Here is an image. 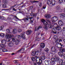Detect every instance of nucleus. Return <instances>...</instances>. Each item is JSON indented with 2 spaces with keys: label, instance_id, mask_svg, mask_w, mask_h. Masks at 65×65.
Listing matches in <instances>:
<instances>
[{
  "label": "nucleus",
  "instance_id": "nucleus-1",
  "mask_svg": "<svg viewBox=\"0 0 65 65\" xmlns=\"http://www.w3.org/2000/svg\"><path fill=\"white\" fill-rule=\"evenodd\" d=\"M1 42L2 44H0V46L2 48H5V47H6V46L5 45V44L6 43V40H2L1 41Z\"/></svg>",
  "mask_w": 65,
  "mask_h": 65
},
{
  "label": "nucleus",
  "instance_id": "nucleus-2",
  "mask_svg": "<svg viewBox=\"0 0 65 65\" xmlns=\"http://www.w3.org/2000/svg\"><path fill=\"white\" fill-rule=\"evenodd\" d=\"M58 20V18L56 16L52 18V22L53 23H54L55 22H56Z\"/></svg>",
  "mask_w": 65,
  "mask_h": 65
},
{
  "label": "nucleus",
  "instance_id": "nucleus-3",
  "mask_svg": "<svg viewBox=\"0 0 65 65\" xmlns=\"http://www.w3.org/2000/svg\"><path fill=\"white\" fill-rule=\"evenodd\" d=\"M54 38L55 39V42L57 43H59L60 42V39L58 38V37L56 36H55L54 37Z\"/></svg>",
  "mask_w": 65,
  "mask_h": 65
},
{
  "label": "nucleus",
  "instance_id": "nucleus-4",
  "mask_svg": "<svg viewBox=\"0 0 65 65\" xmlns=\"http://www.w3.org/2000/svg\"><path fill=\"white\" fill-rule=\"evenodd\" d=\"M14 35H10V34H7L6 35V37L7 38H11L12 37H13Z\"/></svg>",
  "mask_w": 65,
  "mask_h": 65
},
{
  "label": "nucleus",
  "instance_id": "nucleus-5",
  "mask_svg": "<svg viewBox=\"0 0 65 65\" xmlns=\"http://www.w3.org/2000/svg\"><path fill=\"white\" fill-rule=\"evenodd\" d=\"M58 24L60 26H63V22L62 20H59Z\"/></svg>",
  "mask_w": 65,
  "mask_h": 65
},
{
  "label": "nucleus",
  "instance_id": "nucleus-6",
  "mask_svg": "<svg viewBox=\"0 0 65 65\" xmlns=\"http://www.w3.org/2000/svg\"><path fill=\"white\" fill-rule=\"evenodd\" d=\"M13 43L11 41L9 42V43L8 44V45L9 47H12V46H13Z\"/></svg>",
  "mask_w": 65,
  "mask_h": 65
},
{
  "label": "nucleus",
  "instance_id": "nucleus-7",
  "mask_svg": "<svg viewBox=\"0 0 65 65\" xmlns=\"http://www.w3.org/2000/svg\"><path fill=\"white\" fill-rule=\"evenodd\" d=\"M40 50L39 51H35V52L36 55H38V52L39 53H41V51H42L41 48H40Z\"/></svg>",
  "mask_w": 65,
  "mask_h": 65
},
{
  "label": "nucleus",
  "instance_id": "nucleus-8",
  "mask_svg": "<svg viewBox=\"0 0 65 65\" xmlns=\"http://www.w3.org/2000/svg\"><path fill=\"white\" fill-rule=\"evenodd\" d=\"M45 18H46V19H49V18H51V14H46L45 15Z\"/></svg>",
  "mask_w": 65,
  "mask_h": 65
},
{
  "label": "nucleus",
  "instance_id": "nucleus-9",
  "mask_svg": "<svg viewBox=\"0 0 65 65\" xmlns=\"http://www.w3.org/2000/svg\"><path fill=\"white\" fill-rule=\"evenodd\" d=\"M25 50V48H23L21 49L20 50L18 51L17 52V53H23V52Z\"/></svg>",
  "mask_w": 65,
  "mask_h": 65
},
{
  "label": "nucleus",
  "instance_id": "nucleus-10",
  "mask_svg": "<svg viewBox=\"0 0 65 65\" xmlns=\"http://www.w3.org/2000/svg\"><path fill=\"white\" fill-rule=\"evenodd\" d=\"M57 30V29L56 28H53L52 29V31L55 34H56L57 32H56V30Z\"/></svg>",
  "mask_w": 65,
  "mask_h": 65
},
{
  "label": "nucleus",
  "instance_id": "nucleus-11",
  "mask_svg": "<svg viewBox=\"0 0 65 65\" xmlns=\"http://www.w3.org/2000/svg\"><path fill=\"white\" fill-rule=\"evenodd\" d=\"M59 63L61 64V65H64V62H63V59H60L59 61Z\"/></svg>",
  "mask_w": 65,
  "mask_h": 65
},
{
  "label": "nucleus",
  "instance_id": "nucleus-12",
  "mask_svg": "<svg viewBox=\"0 0 65 65\" xmlns=\"http://www.w3.org/2000/svg\"><path fill=\"white\" fill-rule=\"evenodd\" d=\"M58 54L60 57H62L63 56V54H64V53H63L59 52L58 53Z\"/></svg>",
  "mask_w": 65,
  "mask_h": 65
},
{
  "label": "nucleus",
  "instance_id": "nucleus-13",
  "mask_svg": "<svg viewBox=\"0 0 65 65\" xmlns=\"http://www.w3.org/2000/svg\"><path fill=\"white\" fill-rule=\"evenodd\" d=\"M21 35L22 38H23V39H25L26 37H25V35L24 34H21Z\"/></svg>",
  "mask_w": 65,
  "mask_h": 65
},
{
  "label": "nucleus",
  "instance_id": "nucleus-14",
  "mask_svg": "<svg viewBox=\"0 0 65 65\" xmlns=\"http://www.w3.org/2000/svg\"><path fill=\"white\" fill-rule=\"evenodd\" d=\"M56 9L58 11H61V9H60V7L59 6H57L56 7Z\"/></svg>",
  "mask_w": 65,
  "mask_h": 65
},
{
  "label": "nucleus",
  "instance_id": "nucleus-15",
  "mask_svg": "<svg viewBox=\"0 0 65 65\" xmlns=\"http://www.w3.org/2000/svg\"><path fill=\"white\" fill-rule=\"evenodd\" d=\"M42 28V27L41 26H39L37 28V27H36L35 28V30L36 31V30H38L39 29H41V28Z\"/></svg>",
  "mask_w": 65,
  "mask_h": 65
},
{
  "label": "nucleus",
  "instance_id": "nucleus-16",
  "mask_svg": "<svg viewBox=\"0 0 65 65\" xmlns=\"http://www.w3.org/2000/svg\"><path fill=\"white\" fill-rule=\"evenodd\" d=\"M27 35H30L31 34V33H32V31L31 30H28L26 32Z\"/></svg>",
  "mask_w": 65,
  "mask_h": 65
},
{
  "label": "nucleus",
  "instance_id": "nucleus-17",
  "mask_svg": "<svg viewBox=\"0 0 65 65\" xmlns=\"http://www.w3.org/2000/svg\"><path fill=\"white\" fill-rule=\"evenodd\" d=\"M40 46L42 48H44V47H45V45L44 44V43H41V45Z\"/></svg>",
  "mask_w": 65,
  "mask_h": 65
},
{
  "label": "nucleus",
  "instance_id": "nucleus-18",
  "mask_svg": "<svg viewBox=\"0 0 65 65\" xmlns=\"http://www.w3.org/2000/svg\"><path fill=\"white\" fill-rule=\"evenodd\" d=\"M56 29H57L58 31H60V30L61 29V27H60L59 25L57 26L56 27Z\"/></svg>",
  "mask_w": 65,
  "mask_h": 65
},
{
  "label": "nucleus",
  "instance_id": "nucleus-19",
  "mask_svg": "<svg viewBox=\"0 0 65 65\" xmlns=\"http://www.w3.org/2000/svg\"><path fill=\"white\" fill-rule=\"evenodd\" d=\"M51 2V3L52 5H55V4H56V2H55V0H52Z\"/></svg>",
  "mask_w": 65,
  "mask_h": 65
},
{
  "label": "nucleus",
  "instance_id": "nucleus-20",
  "mask_svg": "<svg viewBox=\"0 0 65 65\" xmlns=\"http://www.w3.org/2000/svg\"><path fill=\"white\" fill-rule=\"evenodd\" d=\"M52 24L54 26V27H55L58 26V24L57 23H55V22L53 23V22H52Z\"/></svg>",
  "mask_w": 65,
  "mask_h": 65
},
{
  "label": "nucleus",
  "instance_id": "nucleus-21",
  "mask_svg": "<svg viewBox=\"0 0 65 65\" xmlns=\"http://www.w3.org/2000/svg\"><path fill=\"white\" fill-rule=\"evenodd\" d=\"M60 15L62 18H64L65 17V14L64 13H61L60 14Z\"/></svg>",
  "mask_w": 65,
  "mask_h": 65
},
{
  "label": "nucleus",
  "instance_id": "nucleus-22",
  "mask_svg": "<svg viewBox=\"0 0 65 65\" xmlns=\"http://www.w3.org/2000/svg\"><path fill=\"white\" fill-rule=\"evenodd\" d=\"M52 51H53V52H56V49H55V47L53 46L51 48Z\"/></svg>",
  "mask_w": 65,
  "mask_h": 65
},
{
  "label": "nucleus",
  "instance_id": "nucleus-23",
  "mask_svg": "<svg viewBox=\"0 0 65 65\" xmlns=\"http://www.w3.org/2000/svg\"><path fill=\"white\" fill-rule=\"evenodd\" d=\"M41 58L42 60H44L46 58L45 56H42L41 57Z\"/></svg>",
  "mask_w": 65,
  "mask_h": 65
},
{
  "label": "nucleus",
  "instance_id": "nucleus-24",
  "mask_svg": "<svg viewBox=\"0 0 65 65\" xmlns=\"http://www.w3.org/2000/svg\"><path fill=\"white\" fill-rule=\"evenodd\" d=\"M48 63H49V60H46L45 61V65H48Z\"/></svg>",
  "mask_w": 65,
  "mask_h": 65
},
{
  "label": "nucleus",
  "instance_id": "nucleus-25",
  "mask_svg": "<svg viewBox=\"0 0 65 65\" xmlns=\"http://www.w3.org/2000/svg\"><path fill=\"white\" fill-rule=\"evenodd\" d=\"M0 36L2 37L3 38L5 36V35L3 33H1L0 34Z\"/></svg>",
  "mask_w": 65,
  "mask_h": 65
},
{
  "label": "nucleus",
  "instance_id": "nucleus-26",
  "mask_svg": "<svg viewBox=\"0 0 65 65\" xmlns=\"http://www.w3.org/2000/svg\"><path fill=\"white\" fill-rule=\"evenodd\" d=\"M51 2L50 0L48 1L47 2V4L48 5H50L51 4Z\"/></svg>",
  "mask_w": 65,
  "mask_h": 65
},
{
  "label": "nucleus",
  "instance_id": "nucleus-27",
  "mask_svg": "<svg viewBox=\"0 0 65 65\" xmlns=\"http://www.w3.org/2000/svg\"><path fill=\"white\" fill-rule=\"evenodd\" d=\"M60 58L57 57L56 58V59H55L56 62V61H57V62L58 61H60Z\"/></svg>",
  "mask_w": 65,
  "mask_h": 65
},
{
  "label": "nucleus",
  "instance_id": "nucleus-28",
  "mask_svg": "<svg viewBox=\"0 0 65 65\" xmlns=\"http://www.w3.org/2000/svg\"><path fill=\"white\" fill-rule=\"evenodd\" d=\"M48 27L49 28L52 29V27H53V25L51 24H49L48 25Z\"/></svg>",
  "mask_w": 65,
  "mask_h": 65
},
{
  "label": "nucleus",
  "instance_id": "nucleus-29",
  "mask_svg": "<svg viewBox=\"0 0 65 65\" xmlns=\"http://www.w3.org/2000/svg\"><path fill=\"white\" fill-rule=\"evenodd\" d=\"M6 31L7 33H10V30L8 29H6Z\"/></svg>",
  "mask_w": 65,
  "mask_h": 65
},
{
  "label": "nucleus",
  "instance_id": "nucleus-30",
  "mask_svg": "<svg viewBox=\"0 0 65 65\" xmlns=\"http://www.w3.org/2000/svg\"><path fill=\"white\" fill-rule=\"evenodd\" d=\"M51 60L53 62H56V59L54 58H52L51 59Z\"/></svg>",
  "mask_w": 65,
  "mask_h": 65
},
{
  "label": "nucleus",
  "instance_id": "nucleus-31",
  "mask_svg": "<svg viewBox=\"0 0 65 65\" xmlns=\"http://www.w3.org/2000/svg\"><path fill=\"white\" fill-rule=\"evenodd\" d=\"M0 19H1V20H4L5 19V17H0Z\"/></svg>",
  "mask_w": 65,
  "mask_h": 65
},
{
  "label": "nucleus",
  "instance_id": "nucleus-32",
  "mask_svg": "<svg viewBox=\"0 0 65 65\" xmlns=\"http://www.w3.org/2000/svg\"><path fill=\"white\" fill-rule=\"evenodd\" d=\"M44 51L46 52H48L49 51V50L48 49L46 48L44 49Z\"/></svg>",
  "mask_w": 65,
  "mask_h": 65
},
{
  "label": "nucleus",
  "instance_id": "nucleus-33",
  "mask_svg": "<svg viewBox=\"0 0 65 65\" xmlns=\"http://www.w3.org/2000/svg\"><path fill=\"white\" fill-rule=\"evenodd\" d=\"M56 46H57V47H58V48H60V45L58 44H56Z\"/></svg>",
  "mask_w": 65,
  "mask_h": 65
},
{
  "label": "nucleus",
  "instance_id": "nucleus-34",
  "mask_svg": "<svg viewBox=\"0 0 65 65\" xmlns=\"http://www.w3.org/2000/svg\"><path fill=\"white\" fill-rule=\"evenodd\" d=\"M31 54L32 56H34L36 55V53H35V52L34 51Z\"/></svg>",
  "mask_w": 65,
  "mask_h": 65
},
{
  "label": "nucleus",
  "instance_id": "nucleus-35",
  "mask_svg": "<svg viewBox=\"0 0 65 65\" xmlns=\"http://www.w3.org/2000/svg\"><path fill=\"white\" fill-rule=\"evenodd\" d=\"M2 7H4V8H6V7H7V6H6V4H3Z\"/></svg>",
  "mask_w": 65,
  "mask_h": 65
},
{
  "label": "nucleus",
  "instance_id": "nucleus-36",
  "mask_svg": "<svg viewBox=\"0 0 65 65\" xmlns=\"http://www.w3.org/2000/svg\"><path fill=\"white\" fill-rule=\"evenodd\" d=\"M55 62L52 61H50V63L52 65H54L55 64Z\"/></svg>",
  "mask_w": 65,
  "mask_h": 65
},
{
  "label": "nucleus",
  "instance_id": "nucleus-37",
  "mask_svg": "<svg viewBox=\"0 0 65 65\" xmlns=\"http://www.w3.org/2000/svg\"><path fill=\"white\" fill-rule=\"evenodd\" d=\"M43 24L44 25H47V22L45 21L43 23Z\"/></svg>",
  "mask_w": 65,
  "mask_h": 65
},
{
  "label": "nucleus",
  "instance_id": "nucleus-38",
  "mask_svg": "<svg viewBox=\"0 0 65 65\" xmlns=\"http://www.w3.org/2000/svg\"><path fill=\"white\" fill-rule=\"evenodd\" d=\"M16 31H17V30L16 29H15L13 30V32L14 34L16 33Z\"/></svg>",
  "mask_w": 65,
  "mask_h": 65
},
{
  "label": "nucleus",
  "instance_id": "nucleus-39",
  "mask_svg": "<svg viewBox=\"0 0 65 65\" xmlns=\"http://www.w3.org/2000/svg\"><path fill=\"white\" fill-rule=\"evenodd\" d=\"M36 59H37L36 61H37V60H40V58L39 57L36 56Z\"/></svg>",
  "mask_w": 65,
  "mask_h": 65
},
{
  "label": "nucleus",
  "instance_id": "nucleus-40",
  "mask_svg": "<svg viewBox=\"0 0 65 65\" xmlns=\"http://www.w3.org/2000/svg\"><path fill=\"white\" fill-rule=\"evenodd\" d=\"M24 20H27V21H28L29 20V18L28 17H27L26 18H24Z\"/></svg>",
  "mask_w": 65,
  "mask_h": 65
},
{
  "label": "nucleus",
  "instance_id": "nucleus-41",
  "mask_svg": "<svg viewBox=\"0 0 65 65\" xmlns=\"http://www.w3.org/2000/svg\"><path fill=\"white\" fill-rule=\"evenodd\" d=\"M36 62H37V64H38V65H41V64H42V63L40 62H39V61L37 62V61H36Z\"/></svg>",
  "mask_w": 65,
  "mask_h": 65
},
{
  "label": "nucleus",
  "instance_id": "nucleus-42",
  "mask_svg": "<svg viewBox=\"0 0 65 65\" xmlns=\"http://www.w3.org/2000/svg\"><path fill=\"white\" fill-rule=\"evenodd\" d=\"M63 0H59L58 1V3H61L62 2H63Z\"/></svg>",
  "mask_w": 65,
  "mask_h": 65
},
{
  "label": "nucleus",
  "instance_id": "nucleus-43",
  "mask_svg": "<svg viewBox=\"0 0 65 65\" xmlns=\"http://www.w3.org/2000/svg\"><path fill=\"white\" fill-rule=\"evenodd\" d=\"M60 51H61L63 52H65V49L64 48L60 49Z\"/></svg>",
  "mask_w": 65,
  "mask_h": 65
},
{
  "label": "nucleus",
  "instance_id": "nucleus-44",
  "mask_svg": "<svg viewBox=\"0 0 65 65\" xmlns=\"http://www.w3.org/2000/svg\"><path fill=\"white\" fill-rule=\"evenodd\" d=\"M31 60H32V61H35V58L34 57H32Z\"/></svg>",
  "mask_w": 65,
  "mask_h": 65
},
{
  "label": "nucleus",
  "instance_id": "nucleus-45",
  "mask_svg": "<svg viewBox=\"0 0 65 65\" xmlns=\"http://www.w3.org/2000/svg\"><path fill=\"white\" fill-rule=\"evenodd\" d=\"M3 28H4V26H3V27H2V26H0V30H2L3 29Z\"/></svg>",
  "mask_w": 65,
  "mask_h": 65
},
{
  "label": "nucleus",
  "instance_id": "nucleus-46",
  "mask_svg": "<svg viewBox=\"0 0 65 65\" xmlns=\"http://www.w3.org/2000/svg\"><path fill=\"white\" fill-rule=\"evenodd\" d=\"M10 40L9 39V38H8L6 39V41L7 42H9L10 41Z\"/></svg>",
  "mask_w": 65,
  "mask_h": 65
},
{
  "label": "nucleus",
  "instance_id": "nucleus-47",
  "mask_svg": "<svg viewBox=\"0 0 65 65\" xmlns=\"http://www.w3.org/2000/svg\"><path fill=\"white\" fill-rule=\"evenodd\" d=\"M44 28L46 30H47V29H48V28L47 26H45L44 27Z\"/></svg>",
  "mask_w": 65,
  "mask_h": 65
},
{
  "label": "nucleus",
  "instance_id": "nucleus-48",
  "mask_svg": "<svg viewBox=\"0 0 65 65\" xmlns=\"http://www.w3.org/2000/svg\"><path fill=\"white\" fill-rule=\"evenodd\" d=\"M41 21L42 23H43L45 21V20L43 19H42L41 20Z\"/></svg>",
  "mask_w": 65,
  "mask_h": 65
},
{
  "label": "nucleus",
  "instance_id": "nucleus-49",
  "mask_svg": "<svg viewBox=\"0 0 65 65\" xmlns=\"http://www.w3.org/2000/svg\"><path fill=\"white\" fill-rule=\"evenodd\" d=\"M58 44L60 45V48H62V46H63V45L62 44V43H58Z\"/></svg>",
  "mask_w": 65,
  "mask_h": 65
},
{
  "label": "nucleus",
  "instance_id": "nucleus-50",
  "mask_svg": "<svg viewBox=\"0 0 65 65\" xmlns=\"http://www.w3.org/2000/svg\"><path fill=\"white\" fill-rule=\"evenodd\" d=\"M5 4H7L8 3V1H4Z\"/></svg>",
  "mask_w": 65,
  "mask_h": 65
},
{
  "label": "nucleus",
  "instance_id": "nucleus-51",
  "mask_svg": "<svg viewBox=\"0 0 65 65\" xmlns=\"http://www.w3.org/2000/svg\"><path fill=\"white\" fill-rule=\"evenodd\" d=\"M22 30L21 29H19L18 30V32H19V33H20V32H21V31H22Z\"/></svg>",
  "mask_w": 65,
  "mask_h": 65
},
{
  "label": "nucleus",
  "instance_id": "nucleus-52",
  "mask_svg": "<svg viewBox=\"0 0 65 65\" xmlns=\"http://www.w3.org/2000/svg\"><path fill=\"white\" fill-rule=\"evenodd\" d=\"M12 40L13 42H15V40L14 38H12Z\"/></svg>",
  "mask_w": 65,
  "mask_h": 65
},
{
  "label": "nucleus",
  "instance_id": "nucleus-53",
  "mask_svg": "<svg viewBox=\"0 0 65 65\" xmlns=\"http://www.w3.org/2000/svg\"><path fill=\"white\" fill-rule=\"evenodd\" d=\"M20 39L19 40H17V44H19V42H20Z\"/></svg>",
  "mask_w": 65,
  "mask_h": 65
},
{
  "label": "nucleus",
  "instance_id": "nucleus-54",
  "mask_svg": "<svg viewBox=\"0 0 65 65\" xmlns=\"http://www.w3.org/2000/svg\"><path fill=\"white\" fill-rule=\"evenodd\" d=\"M7 50H6V49H3V52H7Z\"/></svg>",
  "mask_w": 65,
  "mask_h": 65
},
{
  "label": "nucleus",
  "instance_id": "nucleus-55",
  "mask_svg": "<svg viewBox=\"0 0 65 65\" xmlns=\"http://www.w3.org/2000/svg\"><path fill=\"white\" fill-rule=\"evenodd\" d=\"M39 6L40 7H41V6H42V3H39Z\"/></svg>",
  "mask_w": 65,
  "mask_h": 65
},
{
  "label": "nucleus",
  "instance_id": "nucleus-56",
  "mask_svg": "<svg viewBox=\"0 0 65 65\" xmlns=\"http://www.w3.org/2000/svg\"><path fill=\"white\" fill-rule=\"evenodd\" d=\"M3 52V49L2 48H0V53H2Z\"/></svg>",
  "mask_w": 65,
  "mask_h": 65
},
{
  "label": "nucleus",
  "instance_id": "nucleus-57",
  "mask_svg": "<svg viewBox=\"0 0 65 65\" xmlns=\"http://www.w3.org/2000/svg\"><path fill=\"white\" fill-rule=\"evenodd\" d=\"M39 62H40V63H42V60L40 59H39Z\"/></svg>",
  "mask_w": 65,
  "mask_h": 65
},
{
  "label": "nucleus",
  "instance_id": "nucleus-58",
  "mask_svg": "<svg viewBox=\"0 0 65 65\" xmlns=\"http://www.w3.org/2000/svg\"><path fill=\"white\" fill-rule=\"evenodd\" d=\"M36 15H37V14L36 13H35L33 14L34 17H36Z\"/></svg>",
  "mask_w": 65,
  "mask_h": 65
},
{
  "label": "nucleus",
  "instance_id": "nucleus-59",
  "mask_svg": "<svg viewBox=\"0 0 65 65\" xmlns=\"http://www.w3.org/2000/svg\"><path fill=\"white\" fill-rule=\"evenodd\" d=\"M15 6H16V5H14L13 6H12L11 7V8H13V7H15Z\"/></svg>",
  "mask_w": 65,
  "mask_h": 65
},
{
  "label": "nucleus",
  "instance_id": "nucleus-60",
  "mask_svg": "<svg viewBox=\"0 0 65 65\" xmlns=\"http://www.w3.org/2000/svg\"><path fill=\"white\" fill-rule=\"evenodd\" d=\"M33 2L34 3H36V2H38V1H33Z\"/></svg>",
  "mask_w": 65,
  "mask_h": 65
},
{
  "label": "nucleus",
  "instance_id": "nucleus-61",
  "mask_svg": "<svg viewBox=\"0 0 65 65\" xmlns=\"http://www.w3.org/2000/svg\"><path fill=\"white\" fill-rule=\"evenodd\" d=\"M45 8H46V7L45 6H43V9H45Z\"/></svg>",
  "mask_w": 65,
  "mask_h": 65
},
{
  "label": "nucleus",
  "instance_id": "nucleus-62",
  "mask_svg": "<svg viewBox=\"0 0 65 65\" xmlns=\"http://www.w3.org/2000/svg\"><path fill=\"white\" fill-rule=\"evenodd\" d=\"M33 21L32 20H31L30 21V23L31 24H32L33 23Z\"/></svg>",
  "mask_w": 65,
  "mask_h": 65
},
{
  "label": "nucleus",
  "instance_id": "nucleus-63",
  "mask_svg": "<svg viewBox=\"0 0 65 65\" xmlns=\"http://www.w3.org/2000/svg\"><path fill=\"white\" fill-rule=\"evenodd\" d=\"M33 7L32 6H31L30 7V9H32V8H33Z\"/></svg>",
  "mask_w": 65,
  "mask_h": 65
},
{
  "label": "nucleus",
  "instance_id": "nucleus-64",
  "mask_svg": "<svg viewBox=\"0 0 65 65\" xmlns=\"http://www.w3.org/2000/svg\"><path fill=\"white\" fill-rule=\"evenodd\" d=\"M63 58L65 59V54L63 55Z\"/></svg>",
  "mask_w": 65,
  "mask_h": 65
}]
</instances>
